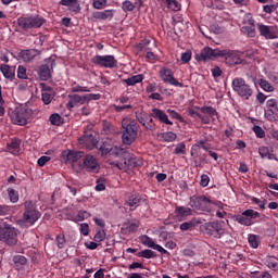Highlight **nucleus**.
I'll list each match as a JSON object with an SVG mask.
<instances>
[{"label": "nucleus", "instance_id": "44", "mask_svg": "<svg viewBox=\"0 0 278 278\" xmlns=\"http://www.w3.org/2000/svg\"><path fill=\"white\" fill-rule=\"evenodd\" d=\"M266 105L267 110H271V112L278 115V101L276 99L267 100Z\"/></svg>", "mask_w": 278, "mask_h": 278}, {"label": "nucleus", "instance_id": "55", "mask_svg": "<svg viewBox=\"0 0 278 278\" xmlns=\"http://www.w3.org/2000/svg\"><path fill=\"white\" fill-rule=\"evenodd\" d=\"M94 242H103L105 240V230H99L94 237H93Z\"/></svg>", "mask_w": 278, "mask_h": 278}, {"label": "nucleus", "instance_id": "8", "mask_svg": "<svg viewBox=\"0 0 278 278\" xmlns=\"http://www.w3.org/2000/svg\"><path fill=\"white\" fill-rule=\"evenodd\" d=\"M159 75L164 84H169L170 86H175L176 88H184V84L179 83V80L175 78L173 70L162 67L159 72Z\"/></svg>", "mask_w": 278, "mask_h": 278}, {"label": "nucleus", "instance_id": "27", "mask_svg": "<svg viewBox=\"0 0 278 278\" xmlns=\"http://www.w3.org/2000/svg\"><path fill=\"white\" fill-rule=\"evenodd\" d=\"M93 18L97 21H112L114 18V10H104L93 13Z\"/></svg>", "mask_w": 278, "mask_h": 278}, {"label": "nucleus", "instance_id": "38", "mask_svg": "<svg viewBox=\"0 0 278 278\" xmlns=\"http://www.w3.org/2000/svg\"><path fill=\"white\" fill-rule=\"evenodd\" d=\"M168 10H172L173 12H179L181 10V4L177 2V0H165Z\"/></svg>", "mask_w": 278, "mask_h": 278}, {"label": "nucleus", "instance_id": "36", "mask_svg": "<svg viewBox=\"0 0 278 278\" xmlns=\"http://www.w3.org/2000/svg\"><path fill=\"white\" fill-rule=\"evenodd\" d=\"M258 86L265 90V92H274L275 91V87H273V85H270V83H268V80L266 79H260L258 80Z\"/></svg>", "mask_w": 278, "mask_h": 278}, {"label": "nucleus", "instance_id": "1", "mask_svg": "<svg viewBox=\"0 0 278 278\" xmlns=\"http://www.w3.org/2000/svg\"><path fill=\"white\" fill-rule=\"evenodd\" d=\"M47 20L41 15H23L17 18V29L20 31H34L40 29Z\"/></svg>", "mask_w": 278, "mask_h": 278}, {"label": "nucleus", "instance_id": "60", "mask_svg": "<svg viewBox=\"0 0 278 278\" xmlns=\"http://www.w3.org/2000/svg\"><path fill=\"white\" fill-rule=\"evenodd\" d=\"M86 218H90V213H88L87 211H79L76 219L77 220H86Z\"/></svg>", "mask_w": 278, "mask_h": 278}, {"label": "nucleus", "instance_id": "22", "mask_svg": "<svg viewBox=\"0 0 278 278\" xmlns=\"http://www.w3.org/2000/svg\"><path fill=\"white\" fill-rule=\"evenodd\" d=\"M36 55H40V50L36 49H28V50H22L18 53L20 60H23V62H31Z\"/></svg>", "mask_w": 278, "mask_h": 278}, {"label": "nucleus", "instance_id": "32", "mask_svg": "<svg viewBox=\"0 0 278 278\" xmlns=\"http://www.w3.org/2000/svg\"><path fill=\"white\" fill-rule=\"evenodd\" d=\"M142 79H144V76H142V74H138L127 79H123L122 81L123 84H126V86H136V84L142 83Z\"/></svg>", "mask_w": 278, "mask_h": 278}, {"label": "nucleus", "instance_id": "57", "mask_svg": "<svg viewBox=\"0 0 278 278\" xmlns=\"http://www.w3.org/2000/svg\"><path fill=\"white\" fill-rule=\"evenodd\" d=\"M180 60H181L182 64H188V62H190V60H192V52H190V51L184 52L181 54Z\"/></svg>", "mask_w": 278, "mask_h": 278}, {"label": "nucleus", "instance_id": "51", "mask_svg": "<svg viewBox=\"0 0 278 278\" xmlns=\"http://www.w3.org/2000/svg\"><path fill=\"white\" fill-rule=\"evenodd\" d=\"M66 244V237L62 233L56 236V245L58 249H64V245Z\"/></svg>", "mask_w": 278, "mask_h": 278}, {"label": "nucleus", "instance_id": "14", "mask_svg": "<svg viewBox=\"0 0 278 278\" xmlns=\"http://www.w3.org/2000/svg\"><path fill=\"white\" fill-rule=\"evenodd\" d=\"M223 50L220 49H212L210 47H205L200 54H197V60L199 62H206V60H212L213 58H220Z\"/></svg>", "mask_w": 278, "mask_h": 278}, {"label": "nucleus", "instance_id": "5", "mask_svg": "<svg viewBox=\"0 0 278 278\" xmlns=\"http://www.w3.org/2000/svg\"><path fill=\"white\" fill-rule=\"evenodd\" d=\"M40 218V212L36 210V203L31 200H27L24 202V214H23V223L26 225H35L36 222Z\"/></svg>", "mask_w": 278, "mask_h": 278}, {"label": "nucleus", "instance_id": "24", "mask_svg": "<svg viewBox=\"0 0 278 278\" xmlns=\"http://www.w3.org/2000/svg\"><path fill=\"white\" fill-rule=\"evenodd\" d=\"M140 201H142L140 194H131L125 201L124 205L128 206L130 212H134L138 207V205H140Z\"/></svg>", "mask_w": 278, "mask_h": 278}, {"label": "nucleus", "instance_id": "25", "mask_svg": "<svg viewBox=\"0 0 278 278\" xmlns=\"http://www.w3.org/2000/svg\"><path fill=\"white\" fill-rule=\"evenodd\" d=\"M257 29L261 34V36H263V38H265L266 40H274L275 38V33H273V27L270 26H266L264 24H257Z\"/></svg>", "mask_w": 278, "mask_h": 278}, {"label": "nucleus", "instance_id": "59", "mask_svg": "<svg viewBox=\"0 0 278 278\" xmlns=\"http://www.w3.org/2000/svg\"><path fill=\"white\" fill-rule=\"evenodd\" d=\"M277 10V5L275 4H266L263 7V11L265 14H273Z\"/></svg>", "mask_w": 278, "mask_h": 278}, {"label": "nucleus", "instance_id": "4", "mask_svg": "<svg viewBox=\"0 0 278 278\" xmlns=\"http://www.w3.org/2000/svg\"><path fill=\"white\" fill-rule=\"evenodd\" d=\"M232 90L237 92L241 99H244V101H249L251 97H253V88H251V85L247 84L244 78H233Z\"/></svg>", "mask_w": 278, "mask_h": 278}, {"label": "nucleus", "instance_id": "30", "mask_svg": "<svg viewBox=\"0 0 278 278\" xmlns=\"http://www.w3.org/2000/svg\"><path fill=\"white\" fill-rule=\"evenodd\" d=\"M0 71L3 77H5V79H10V81L14 80V71H12V67L10 65L8 64L0 65Z\"/></svg>", "mask_w": 278, "mask_h": 278}, {"label": "nucleus", "instance_id": "26", "mask_svg": "<svg viewBox=\"0 0 278 278\" xmlns=\"http://www.w3.org/2000/svg\"><path fill=\"white\" fill-rule=\"evenodd\" d=\"M249 25L250 26H242L241 27V33L244 36H248V38H255V36L257 34L256 30H255V20L250 18L249 20Z\"/></svg>", "mask_w": 278, "mask_h": 278}, {"label": "nucleus", "instance_id": "3", "mask_svg": "<svg viewBox=\"0 0 278 278\" xmlns=\"http://www.w3.org/2000/svg\"><path fill=\"white\" fill-rule=\"evenodd\" d=\"M122 142L128 147L134 144L135 140L138 139V125L130 119L122 121Z\"/></svg>", "mask_w": 278, "mask_h": 278}, {"label": "nucleus", "instance_id": "48", "mask_svg": "<svg viewBox=\"0 0 278 278\" xmlns=\"http://www.w3.org/2000/svg\"><path fill=\"white\" fill-rule=\"evenodd\" d=\"M144 129H147L148 131H155L156 129L155 122H153V116H151V113L148 114Z\"/></svg>", "mask_w": 278, "mask_h": 278}, {"label": "nucleus", "instance_id": "49", "mask_svg": "<svg viewBox=\"0 0 278 278\" xmlns=\"http://www.w3.org/2000/svg\"><path fill=\"white\" fill-rule=\"evenodd\" d=\"M252 129H253L256 138H266V131H264L263 127L255 125V126H253Z\"/></svg>", "mask_w": 278, "mask_h": 278}, {"label": "nucleus", "instance_id": "37", "mask_svg": "<svg viewBox=\"0 0 278 278\" xmlns=\"http://www.w3.org/2000/svg\"><path fill=\"white\" fill-rule=\"evenodd\" d=\"M201 222H197L195 218L191 219L190 222H185L180 225L181 231H188L192 229L195 225H199Z\"/></svg>", "mask_w": 278, "mask_h": 278}, {"label": "nucleus", "instance_id": "16", "mask_svg": "<svg viewBox=\"0 0 278 278\" xmlns=\"http://www.w3.org/2000/svg\"><path fill=\"white\" fill-rule=\"evenodd\" d=\"M204 229L205 233L207 236H213V238H222L225 233V230L220 224L216 222L205 224Z\"/></svg>", "mask_w": 278, "mask_h": 278}, {"label": "nucleus", "instance_id": "45", "mask_svg": "<svg viewBox=\"0 0 278 278\" xmlns=\"http://www.w3.org/2000/svg\"><path fill=\"white\" fill-rule=\"evenodd\" d=\"M53 97H55L54 92H42L41 93V100L45 103V105H49L53 101Z\"/></svg>", "mask_w": 278, "mask_h": 278}, {"label": "nucleus", "instance_id": "33", "mask_svg": "<svg viewBox=\"0 0 278 278\" xmlns=\"http://www.w3.org/2000/svg\"><path fill=\"white\" fill-rule=\"evenodd\" d=\"M265 265L267 268H270L271 270H278V258L275 256H268L265 260Z\"/></svg>", "mask_w": 278, "mask_h": 278}, {"label": "nucleus", "instance_id": "13", "mask_svg": "<svg viewBox=\"0 0 278 278\" xmlns=\"http://www.w3.org/2000/svg\"><path fill=\"white\" fill-rule=\"evenodd\" d=\"M210 203H212V201H210V199H207V197L205 195H200V197L193 195L190 198L189 205L193 210H201L202 212H205Z\"/></svg>", "mask_w": 278, "mask_h": 278}, {"label": "nucleus", "instance_id": "41", "mask_svg": "<svg viewBox=\"0 0 278 278\" xmlns=\"http://www.w3.org/2000/svg\"><path fill=\"white\" fill-rule=\"evenodd\" d=\"M248 242L252 249H257L260 247V236L250 235L248 238Z\"/></svg>", "mask_w": 278, "mask_h": 278}, {"label": "nucleus", "instance_id": "23", "mask_svg": "<svg viewBox=\"0 0 278 278\" xmlns=\"http://www.w3.org/2000/svg\"><path fill=\"white\" fill-rule=\"evenodd\" d=\"M68 103L67 108L70 110H73V108H76V105H84L86 103V96H79V94H68Z\"/></svg>", "mask_w": 278, "mask_h": 278}, {"label": "nucleus", "instance_id": "40", "mask_svg": "<svg viewBox=\"0 0 278 278\" xmlns=\"http://www.w3.org/2000/svg\"><path fill=\"white\" fill-rule=\"evenodd\" d=\"M51 125H56L58 127L64 123V118L58 113L50 115Z\"/></svg>", "mask_w": 278, "mask_h": 278}, {"label": "nucleus", "instance_id": "11", "mask_svg": "<svg viewBox=\"0 0 278 278\" xmlns=\"http://www.w3.org/2000/svg\"><path fill=\"white\" fill-rule=\"evenodd\" d=\"M53 66H55V61L48 59L45 61V64L40 65L38 75L41 81H49L51 79V71H53Z\"/></svg>", "mask_w": 278, "mask_h": 278}, {"label": "nucleus", "instance_id": "15", "mask_svg": "<svg viewBox=\"0 0 278 278\" xmlns=\"http://www.w3.org/2000/svg\"><path fill=\"white\" fill-rule=\"evenodd\" d=\"M115 166L119 168V170H127V168H137L138 166H142V162L130 154H125L124 162L116 163Z\"/></svg>", "mask_w": 278, "mask_h": 278}, {"label": "nucleus", "instance_id": "12", "mask_svg": "<svg viewBox=\"0 0 278 278\" xmlns=\"http://www.w3.org/2000/svg\"><path fill=\"white\" fill-rule=\"evenodd\" d=\"M81 157H84V152L81 151L64 150L61 153V162L63 164H74L75 162H79Z\"/></svg>", "mask_w": 278, "mask_h": 278}, {"label": "nucleus", "instance_id": "64", "mask_svg": "<svg viewBox=\"0 0 278 278\" xmlns=\"http://www.w3.org/2000/svg\"><path fill=\"white\" fill-rule=\"evenodd\" d=\"M80 233L83 236H88V233H90V226H88L87 223L80 225Z\"/></svg>", "mask_w": 278, "mask_h": 278}, {"label": "nucleus", "instance_id": "17", "mask_svg": "<svg viewBox=\"0 0 278 278\" xmlns=\"http://www.w3.org/2000/svg\"><path fill=\"white\" fill-rule=\"evenodd\" d=\"M79 144L86 147L88 151H92V149H97V147L99 146V141L97 140V138H94V135L89 131L79 138Z\"/></svg>", "mask_w": 278, "mask_h": 278}, {"label": "nucleus", "instance_id": "56", "mask_svg": "<svg viewBox=\"0 0 278 278\" xmlns=\"http://www.w3.org/2000/svg\"><path fill=\"white\" fill-rule=\"evenodd\" d=\"M252 203H255V205H258L261 210H266V200H261L257 198L251 199Z\"/></svg>", "mask_w": 278, "mask_h": 278}, {"label": "nucleus", "instance_id": "39", "mask_svg": "<svg viewBox=\"0 0 278 278\" xmlns=\"http://www.w3.org/2000/svg\"><path fill=\"white\" fill-rule=\"evenodd\" d=\"M137 257H144V260H151L153 257H156V255L153 250H143L137 253Z\"/></svg>", "mask_w": 278, "mask_h": 278}, {"label": "nucleus", "instance_id": "42", "mask_svg": "<svg viewBox=\"0 0 278 278\" xmlns=\"http://www.w3.org/2000/svg\"><path fill=\"white\" fill-rule=\"evenodd\" d=\"M136 3L129 1V0H126L122 3V10L123 12H134V10H136Z\"/></svg>", "mask_w": 278, "mask_h": 278}, {"label": "nucleus", "instance_id": "50", "mask_svg": "<svg viewBox=\"0 0 278 278\" xmlns=\"http://www.w3.org/2000/svg\"><path fill=\"white\" fill-rule=\"evenodd\" d=\"M175 155H186V143L180 142L176 146L175 150H174Z\"/></svg>", "mask_w": 278, "mask_h": 278}, {"label": "nucleus", "instance_id": "2", "mask_svg": "<svg viewBox=\"0 0 278 278\" xmlns=\"http://www.w3.org/2000/svg\"><path fill=\"white\" fill-rule=\"evenodd\" d=\"M20 235L21 231L8 223L0 227V242H3L7 247H16Z\"/></svg>", "mask_w": 278, "mask_h": 278}, {"label": "nucleus", "instance_id": "6", "mask_svg": "<svg viewBox=\"0 0 278 278\" xmlns=\"http://www.w3.org/2000/svg\"><path fill=\"white\" fill-rule=\"evenodd\" d=\"M255 218H260V213L254 210L248 208L242 212V214L235 215L232 217V220H235V223H239V225H243L244 227H251Z\"/></svg>", "mask_w": 278, "mask_h": 278}, {"label": "nucleus", "instance_id": "20", "mask_svg": "<svg viewBox=\"0 0 278 278\" xmlns=\"http://www.w3.org/2000/svg\"><path fill=\"white\" fill-rule=\"evenodd\" d=\"M97 149L101 151L102 155H108L110 153L111 155H115L117 157L118 155V148H114V144H112V141H103L101 146H98Z\"/></svg>", "mask_w": 278, "mask_h": 278}, {"label": "nucleus", "instance_id": "9", "mask_svg": "<svg viewBox=\"0 0 278 278\" xmlns=\"http://www.w3.org/2000/svg\"><path fill=\"white\" fill-rule=\"evenodd\" d=\"M83 166L87 173H99L101 170L99 159L92 154H87L83 159Z\"/></svg>", "mask_w": 278, "mask_h": 278}, {"label": "nucleus", "instance_id": "61", "mask_svg": "<svg viewBox=\"0 0 278 278\" xmlns=\"http://www.w3.org/2000/svg\"><path fill=\"white\" fill-rule=\"evenodd\" d=\"M149 117V114L144 113V114H140L137 116L138 122L140 123V125H142V127L146 128L147 126V118Z\"/></svg>", "mask_w": 278, "mask_h": 278}, {"label": "nucleus", "instance_id": "47", "mask_svg": "<svg viewBox=\"0 0 278 278\" xmlns=\"http://www.w3.org/2000/svg\"><path fill=\"white\" fill-rule=\"evenodd\" d=\"M7 192L11 203H18V191L14 190L13 188H9Z\"/></svg>", "mask_w": 278, "mask_h": 278}, {"label": "nucleus", "instance_id": "53", "mask_svg": "<svg viewBox=\"0 0 278 278\" xmlns=\"http://www.w3.org/2000/svg\"><path fill=\"white\" fill-rule=\"evenodd\" d=\"M99 99H101V94L100 93H88V94H85V103H88L90 101H99Z\"/></svg>", "mask_w": 278, "mask_h": 278}, {"label": "nucleus", "instance_id": "34", "mask_svg": "<svg viewBox=\"0 0 278 278\" xmlns=\"http://www.w3.org/2000/svg\"><path fill=\"white\" fill-rule=\"evenodd\" d=\"M102 131H104L106 136H110V134H116V128H114V125L110 122L102 121Z\"/></svg>", "mask_w": 278, "mask_h": 278}, {"label": "nucleus", "instance_id": "21", "mask_svg": "<svg viewBox=\"0 0 278 278\" xmlns=\"http://www.w3.org/2000/svg\"><path fill=\"white\" fill-rule=\"evenodd\" d=\"M151 116L163 123V125H173V122L168 119V115H166V113L160 109H152Z\"/></svg>", "mask_w": 278, "mask_h": 278}, {"label": "nucleus", "instance_id": "54", "mask_svg": "<svg viewBox=\"0 0 278 278\" xmlns=\"http://www.w3.org/2000/svg\"><path fill=\"white\" fill-rule=\"evenodd\" d=\"M167 114L170 116V118H175L176 121H180V123H184V117L177 113V111L168 109Z\"/></svg>", "mask_w": 278, "mask_h": 278}, {"label": "nucleus", "instance_id": "58", "mask_svg": "<svg viewBox=\"0 0 278 278\" xmlns=\"http://www.w3.org/2000/svg\"><path fill=\"white\" fill-rule=\"evenodd\" d=\"M258 153H260L262 160H264V157H268L270 150L268 149V147H261V148H258Z\"/></svg>", "mask_w": 278, "mask_h": 278}, {"label": "nucleus", "instance_id": "62", "mask_svg": "<svg viewBox=\"0 0 278 278\" xmlns=\"http://www.w3.org/2000/svg\"><path fill=\"white\" fill-rule=\"evenodd\" d=\"M72 92H90V89L88 87L77 85L75 87H72Z\"/></svg>", "mask_w": 278, "mask_h": 278}, {"label": "nucleus", "instance_id": "52", "mask_svg": "<svg viewBox=\"0 0 278 278\" xmlns=\"http://www.w3.org/2000/svg\"><path fill=\"white\" fill-rule=\"evenodd\" d=\"M17 77L18 79H27V68H25V66L18 65Z\"/></svg>", "mask_w": 278, "mask_h": 278}, {"label": "nucleus", "instance_id": "31", "mask_svg": "<svg viewBox=\"0 0 278 278\" xmlns=\"http://www.w3.org/2000/svg\"><path fill=\"white\" fill-rule=\"evenodd\" d=\"M197 110H200V112H202V114H207V116H210L211 118H214V116H218V111H216V109H214L213 106H195Z\"/></svg>", "mask_w": 278, "mask_h": 278}, {"label": "nucleus", "instance_id": "46", "mask_svg": "<svg viewBox=\"0 0 278 278\" xmlns=\"http://www.w3.org/2000/svg\"><path fill=\"white\" fill-rule=\"evenodd\" d=\"M265 118L270 123H275V121H278V114L275 113V111L267 109L265 111Z\"/></svg>", "mask_w": 278, "mask_h": 278}, {"label": "nucleus", "instance_id": "29", "mask_svg": "<svg viewBox=\"0 0 278 278\" xmlns=\"http://www.w3.org/2000/svg\"><path fill=\"white\" fill-rule=\"evenodd\" d=\"M12 261L15 270H23V266H27V257L23 255H14Z\"/></svg>", "mask_w": 278, "mask_h": 278}, {"label": "nucleus", "instance_id": "19", "mask_svg": "<svg viewBox=\"0 0 278 278\" xmlns=\"http://www.w3.org/2000/svg\"><path fill=\"white\" fill-rule=\"evenodd\" d=\"M140 242L144 247H149V249H154V251H159V253H163L164 255H166V253H168V251H166L164 248H162V245L156 244L155 241H153L151 239V237H149L147 235H142L140 237Z\"/></svg>", "mask_w": 278, "mask_h": 278}, {"label": "nucleus", "instance_id": "35", "mask_svg": "<svg viewBox=\"0 0 278 278\" xmlns=\"http://www.w3.org/2000/svg\"><path fill=\"white\" fill-rule=\"evenodd\" d=\"M10 151H12L13 155H18V151L21 150V141L16 138L11 140L9 144Z\"/></svg>", "mask_w": 278, "mask_h": 278}, {"label": "nucleus", "instance_id": "10", "mask_svg": "<svg viewBox=\"0 0 278 278\" xmlns=\"http://www.w3.org/2000/svg\"><path fill=\"white\" fill-rule=\"evenodd\" d=\"M225 58V62L228 66H238L244 64V60L240 58V53L233 50H222V56Z\"/></svg>", "mask_w": 278, "mask_h": 278}, {"label": "nucleus", "instance_id": "7", "mask_svg": "<svg viewBox=\"0 0 278 278\" xmlns=\"http://www.w3.org/2000/svg\"><path fill=\"white\" fill-rule=\"evenodd\" d=\"M91 63L102 68H116L118 61L114 55H96L91 59Z\"/></svg>", "mask_w": 278, "mask_h": 278}, {"label": "nucleus", "instance_id": "28", "mask_svg": "<svg viewBox=\"0 0 278 278\" xmlns=\"http://www.w3.org/2000/svg\"><path fill=\"white\" fill-rule=\"evenodd\" d=\"M175 215L179 220H186L187 216H192V208L186 206H177L175 208Z\"/></svg>", "mask_w": 278, "mask_h": 278}, {"label": "nucleus", "instance_id": "63", "mask_svg": "<svg viewBox=\"0 0 278 278\" xmlns=\"http://www.w3.org/2000/svg\"><path fill=\"white\" fill-rule=\"evenodd\" d=\"M200 185L202 186V188H206V186L210 185V176H207L206 174H203L201 176Z\"/></svg>", "mask_w": 278, "mask_h": 278}, {"label": "nucleus", "instance_id": "18", "mask_svg": "<svg viewBox=\"0 0 278 278\" xmlns=\"http://www.w3.org/2000/svg\"><path fill=\"white\" fill-rule=\"evenodd\" d=\"M27 111L21 109L12 113L11 121L14 125L25 126L27 125Z\"/></svg>", "mask_w": 278, "mask_h": 278}, {"label": "nucleus", "instance_id": "43", "mask_svg": "<svg viewBox=\"0 0 278 278\" xmlns=\"http://www.w3.org/2000/svg\"><path fill=\"white\" fill-rule=\"evenodd\" d=\"M162 139L164 142H175L177 140V134L173 131H167L162 134Z\"/></svg>", "mask_w": 278, "mask_h": 278}]
</instances>
